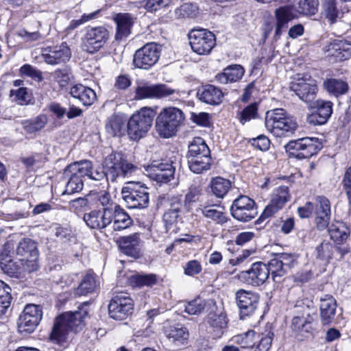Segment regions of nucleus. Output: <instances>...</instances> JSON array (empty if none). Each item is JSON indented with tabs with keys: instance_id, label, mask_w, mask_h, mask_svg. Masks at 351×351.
<instances>
[{
	"instance_id": "680f3d73",
	"label": "nucleus",
	"mask_w": 351,
	"mask_h": 351,
	"mask_svg": "<svg viewBox=\"0 0 351 351\" xmlns=\"http://www.w3.org/2000/svg\"><path fill=\"white\" fill-rule=\"evenodd\" d=\"M255 335L256 332L250 330L235 336L234 340L243 348H252L254 346Z\"/></svg>"
},
{
	"instance_id": "c85d7f7f",
	"label": "nucleus",
	"mask_w": 351,
	"mask_h": 351,
	"mask_svg": "<svg viewBox=\"0 0 351 351\" xmlns=\"http://www.w3.org/2000/svg\"><path fill=\"white\" fill-rule=\"evenodd\" d=\"M165 334L174 346H184L188 343L189 333L186 327L176 324L165 327Z\"/></svg>"
},
{
	"instance_id": "f8f14e48",
	"label": "nucleus",
	"mask_w": 351,
	"mask_h": 351,
	"mask_svg": "<svg viewBox=\"0 0 351 351\" xmlns=\"http://www.w3.org/2000/svg\"><path fill=\"white\" fill-rule=\"evenodd\" d=\"M43 317L41 307L38 305L27 304L20 315L17 325L20 333H31L34 331Z\"/></svg>"
},
{
	"instance_id": "8fccbe9b",
	"label": "nucleus",
	"mask_w": 351,
	"mask_h": 351,
	"mask_svg": "<svg viewBox=\"0 0 351 351\" xmlns=\"http://www.w3.org/2000/svg\"><path fill=\"white\" fill-rule=\"evenodd\" d=\"M275 56L274 45H263L260 51V57L254 61L253 69H258L261 64H268Z\"/></svg>"
},
{
	"instance_id": "a18cd8bd",
	"label": "nucleus",
	"mask_w": 351,
	"mask_h": 351,
	"mask_svg": "<svg viewBox=\"0 0 351 351\" xmlns=\"http://www.w3.org/2000/svg\"><path fill=\"white\" fill-rule=\"evenodd\" d=\"M110 38L109 32L104 27H97L88 29L85 35L89 44L106 43Z\"/></svg>"
},
{
	"instance_id": "9b49d317",
	"label": "nucleus",
	"mask_w": 351,
	"mask_h": 351,
	"mask_svg": "<svg viewBox=\"0 0 351 351\" xmlns=\"http://www.w3.org/2000/svg\"><path fill=\"white\" fill-rule=\"evenodd\" d=\"M234 298L241 319L252 316L257 309L260 301L258 293L243 289L236 291Z\"/></svg>"
},
{
	"instance_id": "1a4fd4ad",
	"label": "nucleus",
	"mask_w": 351,
	"mask_h": 351,
	"mask_svg": "<svg viewBox=\"0 0 351 351\" xmlns=\"http://www.w3.org/2000/svg\"><path fill=\"white\" fill-rule=\"evenodd\" d=\"M317 141L312 138H302L290 141L285 146L289 156L299 159H307L317 154L320 147Z\"/></svg>"
},
{
	"instance_id": "052dcab7",
	"label": "nucleus",
	"mask_w": 351,
	"mask_h": 351,
	"mask_svg": "<svg viewBox=\"0 0 351 351\" xmlns=\"http://www.w3.org/2000/svg\"><path fill=\"white\" fill-rule=\"evenodd\" d=\"M46 156L41 153H33L30 156H23L20 158V161L27 169H30L34 166H40L45 162Z\"/></svg>"
},
{
	"instance_id": "e2e57ef3",
	"label": "nucleus",
	"mask_w": 351,
	"mask_h": 351,
	"mask_svg": "<svg viewBox=\"0 0 351 351\" xmlns=\"http://www.w3.org/2000/svg\"><path fill=\"white\" fill-rule=\"evenodd\" d=\"M83 182L82 178L77 175L71 173V176L67 182L64 194H72L80 192L83 189Z\"/></svg>"
},
{
	"instance_id": "3c124183",
	"label": "nucleus",
	"mask_w": 351,
	"mask_h": 351,
	"mask_svg": "<svg viewBox=\"0 0 351 351\" xmlns=\"http://www.w3.org/2000/svg\"><path fill=\"white\" fill-rule=\"evenodd\" d=\"M280 261H281L279 260L277 254H276L267 265V269L269 270V274L271 275L273 280L275 282H278V278H280L286 274Z\"/></svg>"
},
{
	"instance_id": "393cba45",
	"label": "nucleus",
	"mask_w": 351,
	"mask_h": 351,
	"mask_svg": "<svg viewBox=\"0 0 351 351\" xmlns=\"http://www.w3.org/2000/svg\"><path fill=\"white\" fill-rule=\"evenodd\" d=\"M110 211V225L114 231L125 230L133 224V219L129 214L118 204L109 207Z\"/></svg>"
},
{
	"instance_id": "f257e3e1",
	"label": "nucleus",
	"mask_w": 351,
	"mask_h": 351,
	"mask_svg": "<svg viewBox=\"0 0 351 351\" xmlns=\"http://www.w3.org/2000/svg\"><path fill=\"white\" fill-rule=\"evenodd\" d=\"M295 315L293 317L290 328L298 339L302 340L313 335L316 324V311L313 302L307 299L300 300L295 304Z\"/></svg>"
},
{
	"instance_id": "f704fd0d",
	"label": "nucleus",
	"mask_w": 351,
	"mask_h": 351,
	"mask_svg": "<svg viewBox=\"0 0 351 351\" xmlns=\"http://www.w3.org/2000/svg\"><path fill=\"white\" fill-rule=\"evenodd\" d=\"M197 96L203 102L215 106L221 103L223 94L220 88L208 84L198 90Z\"/></svg>"
},
{
	"instance_id": "39448f33",
	"label": "nucleus",
	"mask_w": 351,
	"mask_h": 351,
	"mask_svg": "<svg viewBox=\"0 0 351 351\" xmlns=\"http://www.w3.org/2000/svg\"><path fill=\"white\" fill-rule=\"evenodd\" d=\"M156 114V111L149 107L141 108L133 114L127 123L129 137L134 141L144 137L152 127Z\"/></svg>"
},
{
	"instance_id": "09e8293b",
	"label": "nucleus",
	"mask_w": 351,
	"mask_h": 351,
	"mask_svg": "<svg viewBox=\"0 0 351 351\" xmlns=\"http://www.w3.org/2000/svg\"><path fill=\"white\" fill-rule=\"evenodd\" d=\"M230 182L221 177L213 178L211 181L212 192L217 197H223L230 190Z\"/></svg>"
},
{
	"instance_id": "13d9d810",
	"label": "nucleus",
	"mask_w": 351,
	"mask_h": 351,
	"mask_svg": "<svg viewBox=\"0 0 351 351\" xmlns=\"http://www.w3.org/2000/svg\"><path fill=\"white\" fill-rule=\"evenodd\" d=\"M322 7L324 16L331 23H335L339 14L336 6L335 0H324Z\"/></svg>"
},
{
	"instance_id": "72a5a7b5",
	"label": "nucleus",
	"mask_w": 351,
	"mask_h": 351,
	"mask_svg": "<svg viewBox=\"0 0 351 351\" xmlns=\"http://www.w3.org/2000/svg\"><path fill=\"white\" fill-rule=\"evenodd\" d=\"M188 148L187 160L211 158L210 149L201 137L194 138Z\"/></svg>"
},
{
	"instance_id": "603ef678",
	"label": "nucleus",
	"mask_w": 351,
	"mask_h": 351,
	"mask_svg": "<svg viewBox=\"0 0 351 351\" xmlns=\"http://www.w3.org/2000/svg\"><path fill=\"white\" fill-rule=\"evenodd\" d=\"M11 288L2 280H0V315L5 314L10 307L12 296Z\"/></svg>"
},
{
	"instance_id": "7ed1b4c3",
	"label": "nucleus",
	"mask_w": 351,
	"mask_h": 351,
	"mask_svg": "<svg viewBox=\"0 0 351 351\" xmlns=\"http://www.w3.org/2000/svg\"><path fill=\"white\" fill-rule=\"evenodd\" d=\"M103 166L106 171V181L118 182L123 181L137 167L128 162L121 153H112L104 160Z\"/></svg>"
},
{
	"instance_id": "a19ab883",
	"label": "nucleus",
	"mask_w": 351,
	"mask_h": 351,
	"mask_svg": "<svg viewBox=\"0 0 351 351\" xmlns=\"http://www.w3.org/2000/svg\"><path fill=\"white\" fill-rule=\"evenodd\" d=\"M292 3L298 13L312 16L318 11V0H286Z\"/></svg>"
},
{
	"instance_id": "5701e85b",
	"label": "nucleus",
	"mask_w": 351,
	"mask_h": 351,
	"mask_svg": "<svg viewBox=\"0 0 351 351\" xmlns=\"http://www.w3.org/2000/svg\"><path fill=\"white\" fill-rule=\"evenodd\" d=\"M110 216L109 207H106L102 210H93L85 213L83 219L90 228L101 231L110 225Z\"/></svg>"
},
{
	"instance_id": "6ab92c4d",
	"label": "nucleus",
	"mask_w": 351,
	"mask_h": 351,
	"mask_svg": "<svg viewBox=\"0 0 351 351\" xmlns=\"http://www.w3.org/2000/svg\"><path fill=\"white\" fill-rule=\"evenodd\" d=\"M313 112L307 117V122L313 125L326 123L333 112V103L319 99L314 102Z\"/></svg>"
},
{
	"instance_id": "69168bd1",
	"label": "nucleus",
	"mask_w": 351,
	"mask_h": 351,
	"mask_svg": "<svg viewBox=\"0 0 351 351\" xmlns=\"http://www.w3.org/2000/svg\"><path fill=\"white\" fill-rule=\"evenodd\" d=\"M198 13V8L195 4L185 3L176 10V14L180 17L193 18Z\"/></svg>"
},
{
	"instance_id": "4be33fe9",
	"label": "nucleus",
	"mask_w": 351,
	"mask_h": 351,
	"mask_svg": "<svg viewBox=\"0 0 351 351\" xmlns=\"http://www.w3.org/2000/svg\"><path fill=\"white\" fill-rule=\"evenodd\" d=\"M314 214L317 228L323 230L329 225L330 219V203L325 196H317L315 198Z\"/></svg>"
},
{
	"instance_id": "20e7f679",
	"label": "nucleus",
	"mask_w": 351,
	"mask_h": 351,
	"mask_svg": "<svg viewBox=\"0 0 351 351\" xmlns=\"http://www.w3.org/2000/svg\"><path fill=\"white\" fill-rule=\"evenodd\" d=\"M184 119L183 112L178 108H163L156 120V129L158 134L163 138L174 136Z\"/></svg>"
},
{
	"instance_id": "0e129e2a",
	"label": "nucleus",
	"mask_w": 351,
	"mask_h": 351,
	"mask_svg": "<svg viewBox=\"0 0 351 351\" xmlns=\"http://www.w3.org/2000/svg\"><path fill=\"white\" fill-rule=\"evenodd\" d=\"M274 337V332L271 330H266L261 335V338L258 343L256 346L254 351H268L272 343Z\"/></svg>"
},
{
	"instance_id": "412c9836",
	"label": "nucleus",
	"mask_w": 351,
	"mask_h": 351,
	"mask_svg": "<svg viewBox=\"0 0 351 351\" xmlns=\"http://www.w3.org/2000/svg\"><path fill=\"white\" fill-rule=\"evenodd\" d=\"M158 45H143L136 51L134 55L133 63L135 67L147 69L153 66L159 58Z\"/></svg>"
},
{
	"instance_id": "f03ea898",
	"label": "nucleus",
	"mask_w": 351,
	"mask_h": 351,
	"mask_svg": "<svg viewBox=\"0 0 351 351\" xmlns=\"http://www.w3.org/2000/svg\"><path fill=\"white\" fill-rule=\"evenodd\" d=\"M265 125L267 130L276 137L293 134L298 127L296 122L282 108L268 110L265 114Z\"/></svg>"
},
{
	"instance_id": "f3484780",
	"label": "nucleus",
	"mask_w": 351,
	"mask_h": 351,
	"mask_svg": "<svg viewBox=\"0 0 351 351\" xmlns=\"http://www.w3.org/2000/svg\"><path fill=\"white\" fill-rule=\"evenodd\" d=\"M269 276L267 265L262 262L253 263L250 269L242 271L239 274V278L242 281L252 286L263 285Z\"/></svg>"
},
{
	"instance_id": "338daca9",
	"label": "nucleus",
	"mask_w": 351,
	"mask_h": 351,
	"mask_svg": "<svg viewBox=\"0 0 351 351\" xmlns=\"http://www.w3.org/2000/svg\"><path fill=\"white\" fill-rule=\"evenodd\" d=\"M10 97H16V100L20 105H26L32 99V94L27 90V88L21 87L17 90H11Z\"/></svg>"
},
{
	"instance_id": "cd10ccee",
	"label": "nucleus",
	"mask_w": 351,
	"mask_h": 351,
	"mask_svg": "<svg viewBox=\"0 0 351 351\" xmlns=\"http://www.w3.org/2000/svg\"><path fill=\"white\" fill-rule=\"evenodd\" d=\"M207 330L208 332L213 337V339L221 338L228 326V319L226 315L215 313H209L207 317Z\"/></svg>"
},
{
	"instance_id": "dca6fc26",
	"label": "nucleus",
	"mask_w": 351,
	"mask_h": 351,
	"mask_svg": "<svg viewBox=\"0 0 351 351\" xmlns=\"http://www.w3.org/2000/svg\"><path fill=\"white\" fill-rule=\"evenodd\" d=\"M169 208L165 212L162 219L167 232H176L178 224L182 222L181 216L182 201L180 196L168 197Z\"/></svg>"
},
{
	"instance_id": "a211bd4d",
	"label": "nucleus",
	"mask_w": 351,
	"mask_h": 351,
	"mask_svg": "<svg viewBox=\"0 0 351 351\" xmlns=\"http://www.w3.org/2000/svg\"><path fill=\"white\" fill-rule=\"evenodd\" d=\"M289 199L290 195L287 186H280L275 189L271 197L270 204L265 207L259 219H265L275 215L282 208Z\"/></svg>"
},
{
	"instance_id": "0eeeda50",
	"label": "nucleus",
	"mask_w": 351,
	"mask_h": 351,
	"mask_svg": "<svg viewBox=\"0 0 351 351\" xmlns=\"http://www.w3.org/2000/svg\"><path fill=\"white\" fill-rule=\"evenodd\" d=\"M16 254L21 256L20 263L22 268L17 269L16 272H33L38 269V250L36 243L31 239L25 238L18 244Z\"/></svg>"
},
{
	"instance_id": "6e6552de",
	"label": "nucleus",
	"mask_w": 351,
	"mask_h": 351,
	"mask_svg": "<svg viewBox=\"0 0 351 351\" xmlns=\"http://www.w3.org/2000/svg\"><path fill=\"white\" fill-rule=\"evenodd\" d=\"M289 88L306 103L315 98L318 90L315 82L307 74H297L290 83Z\"/></svg>"
},
{
	"instance_id": "7c9ffc66",
	"label": "nucleus",
	"mask_w": 351,
	"mask_h": 351,
	"mask_svg": "<svg viewBox=\"0 0 351 351\" xmlns=\"http://www.w3.org/2000/svg\"><path fill=\"white\" fill-rule=\"evenodd\" d=\"M88 314L86 311L80 309L75 312H66L59 317L65 323L69 331L78 332L82 330L85 325L84 317Z\"/></svg>"
},
{
	"instance_id": "5fc2aeb1",
	"label": "nucleus",
	"mask_w": 351,
	"mask_h": 351,
	"mask_svg": "<svg viewBox=\"0 0 351 351\" xmlns=\"http://www.w3.org/2000/svg\"><path fill=\"white\" fill-rule=\"evenodd\" d=\"M188 165L190 170L194 173H202L209 170L211 167V158H202L195 160H188Z\"/></svg>"
},
{
	"instance_id": "de8ad7c7",
	"label": "nucleus",
	"mask_w": 351,
	"mask_h": 351,
	"mask_svg": "<svg viewBox=\"0 0 351 351\" xmlns=\"http://www.w3.org/2000/svg\"><path fill=\"white\" fill-rule=\"evenodd\" d=\"M98 287V283L93 274H86L76 290L78 295H85L94 292Z\"/></svg>"
},
{
	"instance_id": "774afa93",
	"label": "nucleus",
	"mask_w": 351,
	"mask_h": 351,
	"mask_svg": "<svg viewBox=\"0 0 351 351\" xmlns=\"http://www.w3.org/2000/svg\"><path fill=\"white\" fill-rule=\"evenodd\" d=\"M332 245L328 242H322L316 248L317 258L321 260L328 261L332 256Z\"/></svg>"
},
{
	"instance_id": "2eb2a0df",
	"label": "nucleus",
	"mask_w": 351,
	"mask_h": 351,
	"mask_svg": "<svg viewBox=\"0 0 351 351\" xmlns=\"http://www.w3.org/2000/svg\"><path fill=\"white\" fill-rule=\"evenodd\" d=\"M176 167L173 162L166 160H153L145 167V171L149 176L159 183H167L174 178Z\"/></svg>"
},
{
	"instance_id": "79ce46f5",
	"label": "nucleus",
	"mask_w": 351,
	"mask_h": 351,
	"mask_svg": "<svg viewBox=\"0 0 351 351\" xmlns=\"http://www.w3.org/2000/svg\"><path fill=\"white\" fill-rule=\"evenodd\" d=\"M324 87L329 94L337 97L345 95L349 89V86L346 82L336 78H330L325 80Z\"/></svg>"
},
{
	"instance_id": "4468645a",
	"label": "nucleus",
	"mask_w": 351,
	"mask_h": 351,
	"mask_svg": "<svg viewBox=\"0 0 351 351\" xmlns=\"http://www.w3.org/2000/svg\"><path fill=\"white\" fill-rule=\"evenodd\" d=\"M174 95H178V91L168 87L165 84L150 85L147 83H140L135 90V99H153L162 98L173 95V98L177 99Z\"/></svg>"
},
{
	"instance_id": "a878e982",
	"label": "nucleus",
	"mask_w": 351,
	"mask_h": 351,
	"mask_svg": "<svg viewBox=\"0 0 351 351\" xmlns=\"http://www.w3.org/2000/svg\"><path fill=\"white\" fill-rule=\"evenodd\" d=\"M113 21L116 24V41L125 42L131 34L134 24L132 16L129 13H118L113 16Z\"/></svg>"
},
{
	"instance_id": "ea45409f",
	"label": "nucleus",
	"mask_w": 351,
	"mask_h": 351,
	"mask_svg": "<svg viewBox=\"0 0 351 351\" xmlns=\"http://www.w3.org/2000/svg\"><path fill=\"white\" fill-rule=\"evenodd\" d=\"M48 123V117L45 114H40L34 119L22 121L23 130L29 134H35L43 130Z\"/></svg>"
},
{
	"instance_id": "4d7b16f0",
	"label": "nucleus",
	"mask_w": 351,
	"mask_h": 351,
	"mask_svg": "<svg viewBox=\"0 0 351 351\" xmlns=\"http://www.w3.org/2000/svg\"><path fill=\"white\" fill-rule=\"evenodd\" d=\"M332 49H328V56H333L337 61H343L351 57V47L345 48V45H328Z\"/></svg>"
},
{
	"instance_id": "864d4df0",
	"label": "nucleus",
	"mask_w": 351,
	"mask_h": 351,
	"mask_svg": "<svg viewBox=\"0 0 351 351\" xmlns=\"http://www.w3.org/2000/svg\"><path fill=\"white\" fill-rule=\"evenodd\" d=\"M158 278L156 275L149 274H137L134 275L130 278L131 283L136 287H151L156 284Z\"/></svg>"
},
{
	"instance_id": "bf43d9fd",
	"label": "nucleus",
	"mask_w": 351,
	"mask_h": 351,
	"mask_svg": "<svg viewBox=\"0 0 351 351\" xmlns=\"http://www.w3.org/2000/svg\"><path fill=\"white\" fill-rule=\"evenodd\" d=\"M202 193V189L200 185L192 184L184 197V206L186 207H191V205L199 200Z\"/></svg>"
},
{
	"instance_id": "2f4dec72",
	"label": "nucleus",
	"mask_w": 351,
	"mask_h": 351,
	"mask_svg": "<svg viewBox=\"0 0 351 351\" xmlns=\"http://www.w3.org/2000/svg\"><path fill=\"white\" fill-rule=\"evenodd\" d=\"M70 94L84 106H90L97 99L95 90L81 84L72 86Z\"/></svg>"
},
{
	"instance_id": "58836bf2",
	"label": "nucleus",
	"mask_w": 351,
	"mask_h": 351,
	"mask_svg": "<svg viewBox=\"0 0 351 351\" xmlns=\"http://www.w3.org/2000/svg\"><path fill=\"white\" fill-rule=\"evenodd\" d=\"M199 210L202 215L210 222L223 225L228 220L222 209L217 208L215 205H202Z\"/></svg>"
},
{
	"instance_id": "4c0bfd02",
	"label": "nucleus",
	"mask_w": 351,
	"mask_h": 351,
	"mask_svg": "<svg viewBox=\"0 0 351 351\" xmlns=\"http://www.w3.org/2000/svg\"><path fill=\"white\" fill-rule=\"evenodd\" d=\"M244 74L243 68L239 64H233L226 67L223 71L215 76V80L222 84L237 82Z\"/></svg>"
},
{
	"instance_id": "6e6d98bb",
	"label": "nucleus",
	"mask_w": 351,
	"mask_h": 351,
	"mask_svg": "<svg viewBox=\"0 0 351 351\" xmlns=\"http://www.w3.org/2000/svg\"><path fill=\"white\" fill-rule=\"evenodd\" d=\"M258 105L252 103L244 108L237 115L239 122L243 125L246 122L258 118Z\"/></svg>"
},
{
	"instance_id": "c03bdc74",
	"label": "nucleus",
	"mask_w": 351,
	"mask_h": 351,
	"mask_svg": "<svg viewBox=\"0 0 351 351\" xmlns=\"http://www.w3.org/2000/svg\"><path fill=\"white\" fill-rule=\"evenodd\" d=\"M93 164L89 160H81L71 164L65 169L64 175L69 176V173L77 175L82 177L87 176L88 178Z\"/></svg>"
},
{
	"instance_id": "37998d69",
	"label": "nucleus",
	"mask_w": 351,
	"mask_h": 351,
	"mask_svg": "<svg viewBox=\"0 0 351 351\" xmlns=\"http://www.w3.org/2000/svg\"><path fill=\"white\" fill-rule=\"evenodd\" d=\"M328 233L331 239L337 244H341L348 238L349 230L343 223L337 221L328 227Z\"/></svg>"
},
{
	"instance_id": "423d86ee",
	"label": "nucleus",
	"mask_w": 351,
	"mask_h": 351,
	"mask_svg": "<svg viewBox=\"0 0 351 351\" xmlns=\"http://www.w3.org/2000/svg\"><path fill=\"white\" fill-rule=\"evenodd\" d=\"M122 198L129 208L143 209L148 206V188L140 182H128L121 189Z\"/></svg>"
},
{
	"instance_id": "c9c22d12",
	"label": "nucleus",
	"mask_w": 351,
	"mask_h": 351,
	"mask_svg": "<svg viewBox=\"0 0 351 351\" xmlns=\"http://www.w3.org/2000/svg\"><path fill=\"white\" fill-rule=\"evenodd\" d=\"M215 305L213 300H204L200 297L186 302L184 305V311L189 315H199L205 311H211Z\"/></svg>"
},
{
	"instance_id": "473e14b6",
	"label": "nucleus",
	"mask_w": 351,
	"mask_h": 351,
	"mask_svg": "<svg viewBox=\"0 0 351 351\" xmlns=\"http://www.w3.org/2000/svg\"><path fill=\"white\" fill-rule=\"evenodd\" d=\"M128 120L123 114L114 113L106 121V132L112 136H122L126 131Z\"/></svg>"
},
{
	"instance_id": "aec40b11",
	"label": "nucleus",
	"mask_w": 351,
	"mask_h": 351,
	"mask_svg": "<svg viewBox=\"0 0 351 351\" xmlns=\"http://www.w3.org/2000/svg\"><path fill=\"white\" fill-rule=\"evenodd\" d=\"M117 244L122 253L132 258H138L141 255L143 241L141 234L134 232L119 237Z\"/></svg>"
},
{
	"instance_id": "c756f323",
	"label": "nucleus",
	"mask_w": 351,
	"mask_h": 351,
	"mask_svg": "<svg viewBox=\"0 0 351 351\" xmlns=\"http://www.w3.org/2000/svg\"><path fill=\"white\" fill-rule=\"evenodd\" d=\"M337 302L330 295H326L320 299V319L324 325L330 324L335 319Z\"/></svg>"
},
{
	"instance_id": "9d476101",
	"label": "nucleus",
	"mask_w": 351,
	"mask_h": 351,
	"mask_svg": "<svg viewBox=\"0 0 351 351\" xmlns=\"http://www.w3.org/2000/svg\"><path fill=\"white\" fill-rule=\"evenodd\" d=\"M134 302L125 293L115 295L108 304L109 316L113 319L123 321L128 319L133 313Z\"/></svg>"
},
{
	"instance_id": "49530a36",
	"label": "nucleus",
	"mask_w": 351,
	"mask_h": 351,
	"mask_svg": "<svg viewBox=\"0 0 351 351\" xmlns=\"http://www.w3.org/2000/svg\"><path fill=\"white\" fill-rule=\"evenodd\" d=\"M69 332V330L65 323H63L62 318H60L58 316L54 322L53 326L51 332V339L53 342L60 344L65 341Z\"/></svg>"
},
{
	"instance_id": "e433bc0d",
	"label": "nucleus",
	"mask_w": 351,
	"mask_h": 351,
	"mask_svg": "<svg viewBox=\"0 0 351 351\" xmlns=\"http://www.w3.org/2000/svg\"><path fill=\"white\" fill-rule=\"evenodd\" d=\"M189 44H209L216 42L215 35L210 30L202 27L191 29L188 34Z\"/></svg>"
},
{
	"instance_id": "b1692460",
	"label": "nucleus",
	"mask_w": 351,
	"mask_h": 351,
	"mask_svg": "<svg viewBox=\"0 0 351 351\" xmlns=\"http://www.w3.org/2000/svg\"><path fill=\"white\" fill-rule=\"evenodd\" d=\"M42 55L47 64H57L69 60L71 53L67 45H50L43 50Z\"/></svg>"
},
{
	"instance_id": "ddd939ff",
	"label": "nucleus",
	"mask_w": 351,
	"mask_h": 351,
	"mask_svg": "<svg viewBox=\"0 0 351 351\" xmlns=\"http://www.w3.org/2000/svg\"><path fill=\"white\" fill-rule=\"evenodd\" d=\"M232 216L241 221H250L258 212L254 201L245 195H240L234 200L230 208Z\"/></svg>"
},
{
	"instance_id": "bb28decb",
	"label": "nucleus",
	"mask_w": 351,
	"mask_h": 351,
	"mask_svg": "<svg viewBox=\"0 0 351 351\" xmlns=\"http://www.w3.org/2000/svg\"><path fill=\"white\" fill-rule=\"evenodd\" d=\"M295 16L293 9L290 5L281 6L275 10L276 23L274 42L278 40L282 31L287 28L288 23L293 20Z\"/></svg>"
}]
</instances>
